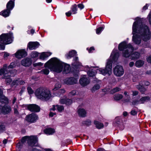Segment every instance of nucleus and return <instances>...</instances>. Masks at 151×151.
<instances>
[{
	"label": "nucleus",
	"instance_id": "1",
	"mask_svg": "<svg viewBox=\"0 0 151 151\" xmlns=\"http://www.w3.org/2000/svg\"><path fill=\"white\" fill-rule=\"evenodd\" d=\"M136 21L132 26V34L133 35L132 41L136 45H139L141 42V36L135 33L141 34L143 40L146 42L151 38V32L149 27L146 25H143L142 20L139 17H137Z\"/></svg>",
	"mask_w": 151,
	"mask_h": 151
},
{
	"label": "nucleus",
	"instance_id": "2",
	"mask_svg": "<svg viewBox=\"0 0 151 151\" xmlns=\"http://www.w3.org/2000/svg\"><path fill=\"white\" fill-rule=\"evenodd\" d=\"M112 62L111 60H109L106 62L105 68H97L96 70L94 69L96 68H98L99 67L97 66L91 67V68H93V69H90L88 65H86V67L89 69V70L87 72V74L90 77H93L95 76L96 74L98 72L104 76L106 74H108L110 76L111 73V70L112 68Z\"/></svg>",
	"mask_w": 151,
	"mask_h": 151
},
{
	"label": "nucleus",
	"instance_id": "3",
	"mask_svg": "<svg viewBox=\"0 0 151 151\" xmlns=\"http://www.w3.org/2000/svg\"><path fill=\"white\" fill-rule=\"evenodd\" d=\"M73 62L71 64V67L70 65L65 63L63 67V73L65 74L71 73L75 77L78 76V74L79 72L80 67L81 65V63L78 61V57H76L73 58Z\"/></svg>",
	"mask_w": 151,
	"mask_h": 151
},
{
	"label": "nucleus",
	"instance_id": "4",
	"mask_svg": "<svg viewBox=\"0 0 151 151\" xmlns=\"http://www.w3.org/2000/svg\"><path fill=\"white\" fill-rule=\"evenodd\" d=\"M35 94L38 99L45 101L49 100L51 96L50 91L42 87H39L35 90Z\"/></svg>",
	"mask_w": 151,
	"mask_h": 151
},
{
	"label": "nucleus",
	"instance_id": "5",
	"mask_svg": "<svg viewBox=\"0 0 151 151\" xmlns=\"http://www.w3.org/2000/svg\"><path fill=\"white\" fill-rule=\"evenodd\" d=\"M54 60L53 65L52 66V69L57 73L61 72L63 69L64 65L65 63L60 61L58 58Z\"/></svg>",
	"mask_w": 151,
	"mask_h": 151
},
{
	"label": "nucleus",
	"instance_id": "6",
	"mask_svg": "<svg viewBox=\"0 0 151 151\" xmlns=\"http://www.w3.org/2000/svg\"><path fill=\"white\" fill-rule=\"evenodd\" d=\"M113 72L114 75L116 76H121L124 73L123 67L120 65H116L114 68Z\"/></svg>",
	"mask_w": 151,
	"mask_h": 151
},
{
	"label": "nucleus",
	"instance_id": "7",
	"mask_svg": "<svg viewBox=\"0 0 151 151\" xmlns=\"http://www.w3.org/2000/svg\"><path fill=\"white\" fill-rule=\"evenodd\" d=\"M38 119V115L35 113H32L26 116V121L30 123L35 122Z\"/></svg>",
	"mask_w": 151,
	"mask_h": 151
},
{
	"label": "nucleus",
	"instance_id": "8",
	"mask_svg": "<svg viewBox=\"0 0 151 151\" xmlns=\"http://www.w3.org/2000/svg\"><path fill=\"white\" fill-rule=\"evenodd\" d=\"M38 138L37 137L32 136L29 137L27 140V143L29 146L32 147H37L38 146Z\"/></svg>",
	"mask_w": 151,
	"mask_h": 151
},
{
	"label": "nucleus",
	"instance_id": "9",
	"mask_svg": "<svg viewBox=\"0 0 151 151\" xmlns=\"http://www.w3.org/2000/svg\"><path fill=\"white\" fill-rule=\"evenodd\" d=\"M40 108L38 105L35 104H29L27 105V109L31 112H38L40 110Z\"/></svg>",
	"mask_w": 151,
	"mask_h": 151
},
{
	"label": "nucleus",
	"instance_id": "10",
	"mask_svg": "<svg viewBox=\"0 0 151 151\" xmlns=\"http://www.w3.org/2000/svg\"><path fill=\"white\" fill-rule=\"evenodd\" d=\"M27 52L25 49H22L17 51L15 54V57L18 59H21L26 56Z\"/></svg>",
	"mask_w": 151,
	"mask_h": 151
},
{
	"label": "nucleus",
	"instance_id": "11",
	"mask_svg": "<svg viewBox=\"0 0 151 151\" xmlns=\"http://www.w3.org/2000/svg\"><path fill=\"white\" fill-rule=\"evenodd\" d=\"M40 45V43L38 42H29L27 44V47L30 50H32L36 49Z\"/></svg>",
	"mask_w": 151,
	"mask_h": 151
},
{
	"label": "nucleus",
	"instance_id": "12",
	"mask_svg": "<svg viewBox=\"0 0 151 151\" xmlns=\"http://www.w3.org/2000/svg\"><path fill=\"white\" fill-rule=\"evenodd\" d=\"M32 63V60L31 58L28 57L24 58L21 62V64L24 67H29Z\"/></svg>",
	"mask_w": 151,
	"mask_h": 151
},
{
	"label": "nucleus",
	"instance_id": "13",
	"mask_svg": "<svg viewBox=\"0 0 151 151\" xmlns=\"http://www.w3.org/2000/svg\"><path fill=\"white\" fill-rule=\"evenodd\" d=\"M60 103L62 104H65L67 106L70 105L73 103L72 99L65 98L60 99L59 100Z\"/></svg>",
	"mask_w": 151,
	"mask_h": 151
},
{
	"label": "nucleus",
	"instance_id": "14",
	"mask_svg": "<svg viewBox=\"0 0 151 151\" xmlns=\"http://www.w3.org/2000/svg\"><path fill=\"white\" fill-rule=\"evenodd\" d=\"M77 79L74 77H70L64 79V83L68 85H74L76 83Z\"/></svg>",
	"mask_w": 151,
	"mask_h": 151
},
{
	"label": "nucleus",
	"instance_id": "15",
	"mask_svg": "<svg viewBox=\"0 0 151 151\" xmlns=\"http://www.w3.org/2000/svg\"><path fill=\"white\" fill-rule=\"evenodd\" d=\"M112 54H113V55L112 58V60H111V59H109L108 60L107 62L109 60H111L112 62L113 61L114 62H116L119 56V52L117 51V50H113L111 54V56H112Z\"/></svg>",
	"mask_w": 151,
	"mask_h": 151
},
{
	"label": "nucleus",
	"instance_id": "16",
	"mask_svg": "<svg viewBox=\"0 0 151 151\" xmlns=\"http://www.w3.org/2000/svg\"><path fill=\"white\" fill-rule=\"evenodd\" d=\"M80 84L83 86H85L89 84L90 81L86 77H83L81 78L79 81Z\"/></svg>",
	"mask_w": 151,
	"mask_h": 151
},
{
	"label": "nucleus",
	"instance_id": "17",
	"mask_svg": "<svg viewBox=\"0 0 151 151\" xmlns=\"http://www.w3.org/2000/svg\"><path fill=\"white\" fill-rule=\"evenodd\" d=\"M55 59H57L55 57L51 58L45 64L44 67L45 68H51L52 69L54 61Z\"/></svg>",
	"mask_w": 151,
	"mask_h": 151
},
{
	"label": "nucleus",
	"instance_id": "18",
	"mask_svg": "<svg viewBox=\"0 0 151 151\" xmlns=\"http://www.w3.org/2000/svg\"><path fill=\"white\" fill-rule=\"evenodd\" d=\"M11 110L10 106L5 105L2 106L1 113L4 114H8L10 112Z\"/></svg>",
	"mask_w": 151,
	"mask_h": 151
},
{
	"label": "nucleus",
	"instance_id": "19",
	"mask_svg": "<svg viewBox=\"0 0 151 151\" xmlns=\"http://www.w3.org/2000/svg\"><path fill=\"white\" fill-rule=\"evenodd\" d=\"M77 52L76 51L74 50H72L70 51L68 54L65 55V57L67 59H69L72 57H76Z\"/></svg>",
	"mask_w": 151,
	"mask_h": 151
},
{
	"label": "nucleus",
	"instance_id": "20",
	"mask_svg": "<svg viewBox=\"0 0 151 151\" xmlns=\"http://www.w3.org/2000/svg\"><path fill=\"white\" fill-rule=\"evenodd\" d=\"M15 0H10L6 5V8L11 11L12 10L15 6Z\"/></svg>",
	"mask_w": 151,
	"mask_h": 151
},
{
	"label": "nucleus",
	"instance_id": "21",
	"mask_svg": "<svg viewBox=\"0 0 151 151\" xmlns=\"http://www.w3.org/2000/svg\"><path fill=\"white\" fill-rule=\"evenodd\" d=\"M43 132L45 134L47 135L53 134L55 132V129L51 127L47 128L45 129Z\"/></svg>",
	"mask_w": 151,
	"mask_h": 151
},
{
	"label": "nucleus",
	"instance_id": "22",
	"mask_svg": "<svg viewBox=\"0 0 151 151\" xmlns=\"http://www.w3.org/2000/svg\"><path fill=\"white\" fill-rule=\"evenodd\" d=\"M141 56L139 52L135 51L131 53V58L132 60H135L138 59Z\"/></svg>",
	"mask_w": 151,
	"mask_h": 151
},
{
	"label": "nucleus",
	"instance_id": "23",
	"mask_svg": "<svg viewBox=\"0 0 151 151\" xmlns=\"http://www.w3.org/2000/svg\"><path fill=\"white\" fill-rule=\"evenodd\" d=\"M127 42L125 41H123L119 44L118 47V50L120 51H124L127 48L126 47Z\"/></svg>",
	"mask_w": 151,
	"mask_h": 151
},
{
	"label": "nucleus",
	"instance_id": "24",
	"mask_svg": "<svg viewBox=\"0 0 151 151\" xmlns=\"http://www.w3.org/2000/svg\"><path fill=\"white\" fill-rule=\"evenodd\" d=\"M79 116L81 117H84L86 116V112L83 108H79L78 110Z\"/></svg>",
	"mask_w": 151,
	"mask_h": 151
},
{
	"label": "nucleus",
	"instance_id": "25",
	"mask_svg": "<svg viewBox=\"0 0 151 151\" xmlns=\"http://www.w3.org/2000/svg\"><path fill=\"white\" fill-rule=\"evenodd\" d=\"M52 53L50 52H43L40 56V59L44 60L45 58L51 55Z\"/></svg>",
	"mask_w": 151,
	"mask_h": 151
},
{
	"label": "nucleus",
	"instance_id": "26",
	"mask_svg": "<svg viewBox=\"0 0 151 151\" xmlns=\"http://www.w3.org/2000/svg\"><path fill=\"white\" fill-rule=\"evenodd\" d=\"M11 13V11L6 8L0 12V15L5 17H8Z\"/></svg>",
	"mask_w": 151,
	"mask_h": 151
},
{
	"label": "nucleus",
	"instance_id": "27",
	"mask_svg": "<svg viewBox=\"0 0 151 151\" xmlns=\"http://www.w3.org/2000/svg\"><path fill=\"white\" fill-rule=\"evenodd\" d=\"M94 124L95 125L96 128L98 129H101L104 127V125L102 123L96 120L94 121Z\"/></svg>",
	"mask_w": 151,
	"mask_h": 151
},
{
	"label": "nucleus",
	"instance_id": "28",
	"mask_svg": "<svg viewBox=\"0 0 151 151\" xmlns=\"http://www.w3.org/2000/svg\"><path fill=\"white\" fill-rule=\"evenodd\" d=\"M150 97L148 96L142 97L140 99V104H143L145 102H147L150 101Z\"/></svg>",
	"mask_w": 151,
	"mask_h": 151
},
{
	"label": "nucleus",
	"instance_id": "29",
	"mask_svg": "<svg viewBox=\"0 0 151 151\" xmlns=\"http://www.w3.org/2000/svg\"><path fill=\"white\" fill-rule=\"evenodd\" d=\"M136 87L142 94H145L146 89L143 85L139 84Z\"/></svg>",
	"mask_w": 151,
	"mask_h": 151
},
{
	"label": "nucleus",
	"instance_id": "30",
	"mask_svg": "<svg viewBox=\"0 0 151 151\" xmlns=\"http://www.w3.org/2000/svg\"><path fill=\"white\" fill-rule=\"evenodd\" d=\"M144 63V61L143 60H138L136 61L135 63V65L136 67L139 68L142 66Z\"/></svg>",
	"mask_w": 151,
	"mask_h": 151
},
{
	"label": "nucleus",
	"instance_id": "31",
	"mask_svg": "<svg viewBox=\"0 0 151 151\" xmlns=\"http://www.w3.org/2000/svg\"><path fill=\"white\" fill-rule=\"evenodd\" d=\"M122 56L125 58H127L131 56L130 53L128 49H126L125 50L122 51Z\"/></svg>",
	"mask_w": 151,
	"mask_h": 151
},
{
	"label": "nucleus",
	"instance_id": "32",
	"mask_svg": "<svg viewBox=\"0 0 151 151\" xmlns=\"http://www.w3.org/2000/svg\"><path fill=\"white\" fill-rule=\"evenodd\" d=\"M71 11L73 14H76L77 13V5L76 4H74L72 5L70 8Z\"/></svg>",
	"mask_w": 151,
	"mask_h": 151
},
{
	"label": "nucleus",
	"instance_id": "33",
	"mask_svg": "<svg viewBox=\"0 0 151 151\" xmlns=\"http://www.w3.org/2000/svg\"><path fill=\"white\" fill-rule=\"evenodd\" d=\"M0 101L1 102L7 103L9 102V99L7 97L3 94L0 97Z\"/></svg>",
	"mask_w": 151,
	"mask_h": 151
},
{
	"label": "nucleus",
	"instance_id": "34",
	"mask_svg": "<svg viewBox=\"0 0 151 151\" xmlns=\"http://www.w3.org/2000/svg\"><path fill=\"white\" fill-rule=\"evenodd\" d=\"M121 89L119 87H116L113 88L110 91V93L111 94H113L116 92L120 91Z\"/></svg>",
	"mask_w": 151,
	"mask_h": 151
},
{
	"label": "nucleus",
	"instance_id": "35",
	"mask_svg": "<svg viewBox=\"0 0 151 151\" xmlns=\"http://www.w3.org/2000/svg\"><path fill=\"white\" fill-rule=\"evenodd\" d=\"M6 130L5 126L3 124L0 123V133H3Z\"/></svg>",
	"mask_w": 151,
	"mask_h": 151
},
{
	"label": "nucleus",
	"instance_id": "36",
	"mask_svg": "<svg viewBox=\"0 0 151 151\" xmlns=\"http://www.w3.org/2000/svg\"><path fill=\"white\" fill-rule=\"evenodd\" d=\"M123 96L121 94H118L114 96V98L116 101H119L123 98Z\"/></svg>",
	"mask_w": 151,
	"mask_h": 151
},
{
	"label": "nucleus",
	"instance_id": "37",
	"mask_svg": "<svg viewBox=\"0 0 151 151\" xmlns=\"http://www.w3.org/2000/svg\"><path fill=\"white\" fill-rule=\"evenodd\" d=\"M82 124L87 126H89L91 124V121L90 119H87L83 122Z\"/></svg>",
	"mask_w": 151,
	"mask_h": 151
},
{
	"label": "nucleus",
	"instance_id": "38",
	"mask_svg": "<svg viewBox=\"0 0 151 151\" xmlns=\"http://www.w3.org/2000/svg\"><path fill=\"white\" fill-rule=\"evenodd\" d=\"M49 70L48 69L45 68L42 69L40 71L38 72V73H41L42 74H44L45 75H47L49 73Z\"/></svg>",
	"mask_w": 151,
	"mask_h": 151
},
{
	"label": "nucleus",
	"instance_id": "39",
	"mask_svg": "<svg viewBox=\"0 0 151 151\" xmlns=\"http://www.w3.org/2000/svg\"><path fill=\"white\" fill-rule=\"evenodd\" d=\"M115 123L117 124L118 126L121 125L122 124V121L118 117H116L115 119Z\"/></svg>",
	"mask_w": 151,
	"mask_h": 151
},
{
	"label": "nucleus",
	"instance_id": "40",
	"mask_svg": "<svg viewBox=\"0 0 151 151\" xmlns=\"http://www.w3.org/2000/svg\"><path fill=\"white\" fill-rule=\"evenodd\" d=\"M105 28L104 25L102 27H100L96 29V33L97 34H100Z\"/></svg>",
	"mask_w": 151,
	"mask_h": 151
},
{
	"label": "nucleus",
	"instance_id": "41",
	"mask_svg": "<svg viewBox=\"0 0 151 151\" xmlns=\"http://www.w3.org/2000/svg\"><path fill=\"white\" fill-rule=\"evenodd\" d=\"M61 85L59 82H57L55 85V88L53 89L54 91L58 90L61 87Z\"/></svg>",
	"mask_w": 151,
	"mask_h": 151
},
{
	"label": "nucleus",
	"instance_id": "42",
	"mask_svg": "<svg viewBox=\"0 0 151 151\" xmlns=\"http://www.w3.org/2000/svg\"><path fill=\"white\" fill-rule=\"evenodd\" d=\"M39 54L38 52L36 51H33L31 53L30 56L33 58H36L38 56Z\"/></svg>",
	"mask_w": 151,
	"mask_h": 151
},
{
	"label": "nucleus",
	"instance_id": "43",
	"mask_svg": "<svg viewBox=\"0 0 151 151\" xmlns=\"http://www.w3.org/2000/svg\"><path fill=\"white\" fill-rule=\"evenodd\" d=\"M57 109L58 112H61L64 110V107L62 105H60L58 104L56 105Z\"/></svg>",
	"mask_w": 151,
	"mask_h": 151
},
{
	"label": "nucleus",
	"instance_id": "44",
	"mask_svg": "<svg viewBox=\"0 0 151 151\" xmlns=\"http://www.w3.org/2000/svg\"><path fill=\"white\" fill-rule=\"evenodd\" d=\"M100 86L98 84H96L92 87L91 89V91L92 92L95 91L97 90H98L100 88Z\"/></svg>",
	"mask_w": 151,
	"mask_h": 151
},
{
	"label": "nucleus",
	"instance_id": "45",
	"mask_svg": "<svg viewBox=\"0 0 151 151\" xmlns=\"http://www.w3.org/2000/svg\"><path fill=\"white\" fill-rule=\"evenodd\" d=\"M29 137L28 136H26L23 137L21 139V142L22 143H24L26 141H27L28 139L29 138Z\"/></svg>",
	"mask_w": 151,
	"mask_h": 151
},
{
	"label": "nucleus",
	"instance_id": "46",
	"mask_svg": "<svg viewBox=\"0 0 151 151\" xmlns=\"http://www.w3.org/2000/svg\"><path fill=\"white\" fill-rule=\"evenodd\" d=\"M27 90L28 93L29 95H31L33 94L34 91L30 87H27Z\"/></svg>",
	"mask_w": 151,
	"mask_h": 151
},
{
	"label": "nucleus",
	"instance_id": "47",
	"mask_svg": "<svg viewBox=\"0 0 151 151\" xmlns=\"http://www.w3.org/2000/svg\"><path fill=\"white\" fill-rule=\"evenodd\" d=\"M16 65L14 62H12L10 63V64L7 67L8 69H9L10 68H13L15 67Z\"/></svg>",
	"mask_w": 151,
	"mask_h": 151
},
{
	"label": "nucleus",
	"instance_id": "48",
	"mask_svg": "<svg viewBox=\"0 0 151 151\" xmlns=\"http://www.w3.org/2000/svg\"><path fill=\"white\" fill-rule=\"evenodd\" d=\"M19 82L18 80L17 79L14 80L13 81L11 84V86H13L14 85H16L18 86L19 85Z\"/></svg>",
	"mask_w": 151,
	"mask_h": 151
},
{
	"label": "nucleus",
	"instance_id": "49",
	"mask_svg": "<svg viewBox=\"0 0 151 151\" xmlns=\"http://www.w3.org/2000/svg\"><path fill=\"white\" fill-rule=\"evenodd\" d=\"M77 6L81 10L83 9L85 7L84 5L82 3L78 4L77 5Z\"/></svg>",
	"mask_w": 151,
	"mask_h": 151
},
{
	"label": "nucleus",
	"instance_id": "50",
	"mask_svg": "<svg viewBox=\"0 0 151 151\" xmlns=\"http://www.w3.org/2000/svg\"><path fill=\"white\" fill-rule=\"evenodd\" d=\"M140 99L138 100L137 99H135L133 100L132 101V104L133 105H135L136 104H140Z\"/></svg>",
	"mask_w": 151,
	"mask_h": 151
},
{
	"label": "nucleus",
	"instance_id": "51",
	"mask_svg": "<svg viewBox=\"0 0 151 151\" xmlns=\"http://www.w3.org/2000/svg\"><path fill=\"white\" fill-rule=\"evenodd\" d=\"M32 151H43L41 150H40V149H37L36 148H34L32 149ZM45 151H52L50 149H47Z\"/></svg>",
	"mask_w": 151,
	"mask_h": 151
},
{
	"label": "nucleus",
	"instance_id": "52",
	"mask_svg": "<svg viewBox=\"0 0 151 151\" xmlns=\"http://www.w3.org/2000/svg\"><path fill=\"white\" fill-rule=\"evenodd\" d=\"M7 71L6 70V69L3 68L0 69V75L1 76L2 75L6 73L5 72H7Z\"/></svg>",
	"mask_w": 151,
	"mask_h": 151
},
{
	"label": "nucleus",
	"instance_id": "53",
	"mask_svg": "<svg viewBox=\"0 0 151 151\" xmlns=\"http://www.w3.org/2000/svg\"><path fill=\"white\" fill-rule=\"evenodd\" d=\"M126 47H127V48H128L129 49H131L132 50L134 49V48H133V46L130 43L128 44H127Z\"/></svg>",
	"mask_w": 151,
	"mask_h": 151
},
{
	"label": "nucleus",
	"instance_id": "54",
	"mask_svg": "<svg viewBox=\"0 0 151 151\" xmlns=\"http://www.w3.org/2000/svg\"><path fill=\"white\" fill-rule=\"evenodd\" d=\"M43 65V64L41 63H34L33 64V66L34 67H36L37 66H42Z\"/></svg>",
	"mask_w": 151,
	"mask_h": 151
},
{
	"label": "nucleus",
	"instance_id": "55",
	"mask_svg": "<svg viewBox=\"0 0 151 151\" xmlns=\"http://www.w3.org/2000/svg\"><path fill=\"white\" fill-rule=\"evenodd\" d=\"M130 114L132 115L135 116L137 115V112L134 110H132L130 112Z\"/></svg>",
	"mask_w": 151,
	"mask_h": 151
},
{
	"label": "nucleus",
	"instance_id": "56",
	"mask_svg": "<svg viewBox=\"0 0 151 151\" xmlns=\"http://www.w3.org/2000/svg\"><path fill=\"white\" fill-rule=\"evenodd\" d=\"M146 60L148 63L151 64V55L149 56L146 58Z\"/></svg>",
	"mask_w": 151,
	"mask_h": 151
},
{
	"label": "nucleus",
	"instance_id": "57",
	"mask_svg": "<svg viewBox=\"0 0 151 151\" xmlns=\"http://www.w3.org/2000/svg\"><path fill=\"white\" fill-rule=\"evenodd\" d=\"M71 10L68 11V12L65 13V15L67 17H70L71 16L72 12Z\"/></svg>",
	"mask_w": 151,
	"mask_h": 151
},
{
	"label": "nucleus",
	"instance_id": "58",
	"mask_svg": "<svg viewBox=\"0 0 151 151\" xmlns=\"http://www.w3.org/2000/svg\"><path fill=\"white\" fill-rule=\"evenodd\" d=\"M58 91H59V92L60 93V94H63V93H65V91L64 89L62 88V89H60Z\"/></svg>",
	"mask_w": 151,
	"mask_h": 151
},
{
	"label": "nucleus",
	"instance_id": "59",
	"mask_svg": "<svg viewBox=\"0 0 151 151\" xmlns=\"http://www.w3.org/2000/svg\"><path fill=\"white\" fill-rule=\"evenodd\" d=\"M70 95L74 96L76 95V90H73L72 91L70 92Z\"/></svg>",
	"mask_w": 151,
	"mask_h": 151
},
{
	"label": "nucleus",
	"instance_id": "60",
	"mask_svg": "<svg viewBox=\"0 0 151 151\" xmlns=\"http://www.w3.org/2000/svg\"><path fill=\"white\" fill-rule=\"evenodd\" d=\"M148 17H149V22L150 24L151 25V13L149 14Z\"/></svg>",
	"mask_w": 151,
	"mask_h": 151
},
{
	"label": "nucleus",
	"instance_id": "61",
	"mask_svg": "<svg viewBox=\"0 0 151 151\" xmlns=\"http://www.w3.org/2000/svg\"><path fill=\"white\" fill-rule=\"evenodd\" d=\"M139 93V92L137 91H134L133 92L132 95L133 96H136Z\"/></svg>",
	"mask_w": 151,
	"mask_h": 151
},
{
	"label": "nucleus",
	"instance_id": "62",
	"mask_svg": "<svg viewBox=\"0 0 151 151\" xmlns=\"http://www.w3.org/2000/svg\"><path fill=\"white\" fill-rule=\"evenodd\" d=\"M4 52V58L7 57L9 56V53L5 52Z\"/></svg>",
	"mask_w": 151,
	"mask_h": 151
},
{
	"label": "nucleus",
	"instance_id": "63",
	"mask_svg": "<svg viewBox=\"0 0 151 151\" xmlns=\"http://www.w3.org/2000/svg\"><path fill=\"white\" fill-rule=\"evenodd\" d=\"M140 53L141 54H143L145 53V49L144 48H142L140 50Z\"/></svg>",
	"mask_w": 151,
	"mask_h": 151
},
{
	"label": "nucleus",
	"instance_id": "64",
	"mask_svg": "<svg viewBox=\"0 0 151 151\" xmlns=\"http://www.w3.org/2000/svg\"><path fill=\"white\" fill-rule=\"evenodd\" d=\"M95 50V48L93 47H90L89 50L88 52L89 53H91L92 52V50Z\"/></svg>",
	"mask_w": 151,
	"mask_h": 151
}]
</instances>
